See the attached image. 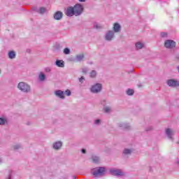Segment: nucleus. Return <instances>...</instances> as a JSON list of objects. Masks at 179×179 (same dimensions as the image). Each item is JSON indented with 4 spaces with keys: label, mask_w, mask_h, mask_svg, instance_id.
I'll list each match as a JSON object with an SVG mask.
<instances>
[{
    "label": "nucleus",
    "mask_w": 179,
    "mask_h": 179,
    "mask_svg": "<svg viewBox=\"0 0 179 179\" xmlns=\"http://www.w3.org/2000/svg\"><path fill=\"white\" fill-rule=\"evenodd\" d=\"M85 8L83 5L80 3H76L74 6L68 7L66 10L65 15L69 17H72V16H80L83 13Z\"/></svg>",
    "instance_id": "1"
},
{
    "label": "nucleus",
    "mask_w": 179,
    "mask_h": 179,
    "mask_svg": "<svg viewBox=\"0 0 179 179\" xmlns=\"http://www.w3.org/2000/svg\"><path fill=\"white\" fill-rule=\"evenodd\" d=\"M22 93H30L31 92V86L25 82H20L17 86Z\"/></svg>",
    "instance_id": "2"
},
{
    "label": "nucleus",
    "mask_w": 179,
    "mask_h": 179,
    "mask_svg": "<svg viewBox=\"0 0 179 179\" xmlns=\"http://www.w3.org/2000/svg\"><path fill=\"white\" fill-rule=\"evenodd\" d=\"M91 173L94 177H103L106 174V168L105 167H96L92 169Z\"/></svg>",
    "instance_id": "3"
},
{
    "label": "nucleus",
    "mask_w": 179,
    "mask_h": 179,
    "mask_svg": "<svg viewBox=\"0 0 179 179\" xmlns=\"http://www.w3.org/2000/svg\"><path fill=\"white\" fill-rule=\"evenodd\" d=\"M101 90H103V85L101 83H95L92 85L90 89V92L94 94L101 93Z\"/></svg>",
    "instance_id": "4"
},
{
    "label": "nucleus",
    "mask_w": 179,
    "mask_h": 179,
    "mask_svg": "<svg viewBox=\"0 0 179 179\" xmlns=\"http://www.w3.org/2000/svg\"><path fill=\"white\" fill-rule=\"evenodd\" d=\"M166 85L169 87L175 89L176 87H179V80L174 78L168 79L166 80Z\"/></svg>",
    "instance_id": "5"
},
{
    "label": "nucleus",
    "mask_w": 179,
    "mask_h": 179,
    "mask_svg": "<svg viewBox=\"0 0 179 179\" xmlns=\"http://www.w3.org/2000/svg\"><path fill=\"white\" fill-rule=\"evenodd\" d=\"M104 38L106 41H113L115 38V33L113 30H108L106 32Z\"/></svg>",
    "instance_id": "6"
},
{
    "label": "nucleus",
    "mask_w": 179,
    "mask_h": 179,
    "mask_svg": "<svg viewBox=\"0 0 179 179\" xmlns=\"http://www.w3.org/2000/svg\"><path fill=\"white\" fill-rule=\"evenodd\" d=\"M109 173L111 176H115V177H122L124 176L122 170L118 169H110Z\"/></svg>",
    "instance_id": "7"
},
{
    "label": "nucleus",
    "mask_w": 179,
    "mask_h": 179,
    "mask_svg": "<svg viewBox=\"0 0 179 179\" xmlns=\"http://www.w3.org/2000/svg\"><path fill=\"white\" fill-rule=\"evenodd\" d=\"M165 134L166 136L169 138V139H170L171 141H174V138H173V136H174L176 134V131H174V129L167 128L165 129Z\"/></svg>",
    "instance_id": "8"
},
{
    "label": "nucleus",
    "mask_w": 179,
    "mask_h": 179,
    "mask_svg": "<svg viewBox=\"0 0 179 179\" xmlns=\"http://www.w3.org/2000/svg\"><path fill=\"white\" fill-rule=\"evenodd\" d=\"M54 94L61 100H65V92L61 90H57L54 92Z\"/></svg>",
    "instance_id": "9"
},
{
    "label": "nucleus",
    "mask_w": 179,
    "mask_h": 179,
    "mask_svg": "<svg viewBox=\"0 0 179 179\" xmlns=\"http://www.w3.org/2000/svg\"><path fill=\"white\" fill-rule=\"evenodd\" d=\"M63 144L62 141H57L52 143V148L54 150H61V149H62Z\"/></svg>",
    "instance_id": "10"
},
{
    "label": "nucleus",
    "mask_w": 179,
    "mask_h": 179,
    "mask_svg": "<svg viewBox=\"0 0 179 179\" xmlns=\"http://www.w3.org/2000/svg\"><path fill=\"white\" fill-rule=\"evenodd\" d=\"M164 46L166 48H174L176 47V42L173 40H166L164 42Z\"/></svg>",
    "instance_id": "11"
},
{
    "label": "nucleus",
    "mask_w": 179,
    "mask_h": 179,
    "mask_svg": "<svg viewBox=\"0 0 179 179\" xmlns=\"http://www.w3.org/2000/svg\"><path fill=\"white\" fill-rule=\"evenodd\" d=\"M117 127H119L120 129H131L129 124L122 122L117 123Z\"/></svg>",
    "instance_id": "12"
},
{
    "label": "nucleus",
    "mask_w": 179,
    "mask_h": 179,
    "mask_svg": "<svg viewBox=\"0 0 179 179\" xmlns=\"http://www.w3.org/2000/svg\"><path fill=\"white\" fill-rule=\"evenodd\" d=\"M85 59V54L80 53L76 56L74 61L75 62H82Z\"/></svg>",
    "instance_id": "13"
},
{
    "label": "nucleus",
    "mask_w": 179,
    "mask_h": 179,
    "mask_svg": "<svg viewBox=\"0 0 179 179\" xmlns=\"http://www.w3.org/2000/svg\"><path fill=\"white\" fill-rule=\"evenodd\" d=\"M91 162L92 163H94L95 164H99L100 163V157L96 155H92L90 158Z\"/></svg>",
    "instance_id": "14"
},
{
    "label": "nucleus",
    "mask_w": 179,
    "mask_h": 179,
    "mask_svg": "<svg viewBox=\"0 0 179 179\" xmlns=\"http://www.w3.org/2000/svg\"><path fill=\"white\" fill-rule=\"evenodd\" d=\"M113 31L114 33H120L121 31V25L118 22L113 24Z\"/></svg>",
    "instance_id": "15"
},
{
    "label": "nucleus",
    "mask_w": 179,
    "mask_h": 179,
    "mask_svg": "<svg viewBox=\"0 0 179 179\" xmlns=\"http://www.w3.org/2000/svg\"><path fill=\"white\" fill-rule=\"evenodd\" d=\"M63 16H64V13H62V12L57 11L54 14V19H55V20H61V19H62Z\"/></svg>",
    "instance_id": "16"
},
{
    "label": "nucleus",
    "mask_w": 179,
    "mask_h": 179,
    "mask_svg": "<svg viewBox=\"0 0 179 179\" xmlns=\"http://www.w3.org/2000/svg\"><path fill=\"white\" fill-rule=\"evenodd\" d=\"M55 65L57 66L58 68H65V62L64 60H56Z\"/></svg>",
    "instance_id": "17"
},
{
    "label": "nucleus",
    "mask_w": 179,
    "mask_h": 179,
    "mask_svg": "<svg viewBox=\"0 0 179 179\" xmlns=\"http://www.w3.org/2000/svg\"><path fill=\"white\" fill-rule=\"evenodd\" d=\"M8 57L9 59H15V58H16V52L14 50H10L8 52Z\"/></svg>",
    "instance_id": "18"
},
{
    "label": "nucleus",
    "mask_w": 179,
    "mask_h": 179,
    "mask_svg": "<svg viewBox=\"0 0 179 179\" xmlns=\"http://www.w3.org/2000/svg\"><path fill=\"white\" fill-rule=\"evenodd\" d=\"M38 79L39 82H44L45 79H47V77L44 73L40 72L38 76Z\"/></svg>",
    "instance_id": "19"
},
{
    "label": "nucleus",
    "mask_w": 179,
    "mask_h": 179,
    "mask_svg": "<svg viewBox=\"0 0 179 179\" xmlns=\"http://www.w3.org/2000/svg\"><path fill=\"white\" fill-rule=\"evenodd\" d=\"M132 149L124 148L123 150V156H131V155H132Z\"/></svg>",
    "instance_id": "20"
},
{
    "label": "nucleus",
    "mask_w": 179,
    "mask_h": 179,
    "mask_svg": "<svg viewBox=\"0 0 179 179\" xmlns=\"http://www.w3.org/2000/svg\"><path fill=\"white\" fill-rule=\"evenodd\" d=\"M136 50H142L145 47V43L143 42L138 41L135 44Z\"/></svg>",
    "instance_id": "21"
},
{
    "label": "nucleus",
    "mask_w": 179,
    "mask_h": 179,
    "mask_svg": "<svg viewBox=\"0 0 179 179\" xmlns=\"http://www.w3.org/2000/svg\"><path fill=\"white\" fill-rule=\"evenodd\" d=\"M6 124H8V118L0 117V125H6Z\"/></svg>",
    "instance_id": "22"
},
{
    "label": "nucleus",
    "mask_w": 179,
    "mask_h": 179,
    "mask_svg": "<svg viewBox=\"0 0 179 179\" xmlns=\"http://www.w3.org/2000/svg\"><path fill=\"white\" fill-rule=\"evenodd\" d=\"M36 12L38 13H40L41 15H44V13H45V12H47V8H45L44 7H41L39 9H38L36 10Z\"/></svg>",
    "instance_id": "23"
},
{
    "label": "nucleus",
    "mask_w": 179,
    "mask_h": 179,
    "mask_svg": "<svg viewBox=\"0 0 179 179\" xmlns=\"http://www.w3.org/2000/svg\"><path fill=\"white\" fill-rule=\"evenodd\" d=\"M96 76H97V71H96L95 70H92L90 73V78H96Z\"/></svg>",
    "instance_id": "24"
},
{
    "label": "nucleus",
    "mask_w": 179,
    "mask_h": 179,
    "mask_svg": "<svg viewBox=\"0 0 179 179\" xmlns=\"http://www.w3.org/2000/svg\"><path fill=\"white\" fill-rule=\"evenodd\" d=\"M103 111L106 114H108L111 111V106H104Z\"/></svg>",
    "instance_id": "25"
},
{
    "label": "nucleus",
    "mask_w": 179,
    "mask_h": 179,
    "mask_svg": "<svg viewBox=\"0 0 179 179\" xmlns=\"http://www.w3.org/2000/svg\"><path fill=\"white\" fill-rule=\"evenodd\" d=\"M63 53L65 55H69V54H71V49H69V48H64L63 50Z\"/></svg>",
    "instance_id": "26"
},
{
    "label": "nucleus",
    "mask_w": 179,
    "mask_h": 179,
    "mask_svg": "<svg viewBox=\"0 0 179 179\" xmlns=\"http://www.w3.org/2000/svg\"><path fill=\"white\" fill-rule=\"evenodd\" d=\"M126 93L127 96H133L134 92V90L128 89Z\"/></svg>",
    "instance_id": "27"
},
{
    "label": "nucleus",
    "mask_w": 179,
    "mask_h": 179,
    "mask_svg": "<svg viewBox=\"0 0 179 179\" xmlns=\"http://www.w3.org/2000/svg\"><path fill=\"white\" fill-rule=\"evenodd\" d=\"M20 148H22L21 144H15L13 146V148L14 149V150H19V149H20Z\"/></svg>",
    "instance_id": "28"
},
{
    "label": "nucleus",
    "mask_w": 179,
    "mask_h": 179,
    "mask_svg": "<svg viewBox=\"0 0 179 179\" xmlns=\"http://www.w3.org/2000/svg\"><path fill=\"white\" fill-rule=\"evenodd\" d=\"M145 131L146 132H150V131H153V127L152 126H148L145 129Z\"/></svg>",
    "instance_id": "29"
},
{
    "label": "nucleus",
    "mask_w": 179,
    "mask_h": 179,
    "mask_svg": "<svg viewBox=\"0 0 179 179\" xmlns=\"http://www.w3.org/2000/svg\"><path fill=\"white\" fill-rule=\"evenodd\" d=\"M101 28H102L101 25H100V24H99L97 23L94 24V29H96L97 30H99V29H100Z\"/></svg>",
    "instance_id": "30"
},
{
    "label": "nucleus",
    "mask_w": 179,
    "mask_h": 179,
    "mask_svg": "<svg viewBox=\"0 0 179 179\" xmlns=\"http://www.w3.org/2000/svg\"><path fill=\"white\" fill-rule=\"evenodd\" d=\"M101 104L103 106V107H106V106L107 105V101H106V99H102L101 101Z\"/></svg>",
    "instance_id": "31"
},
{
    "label": "nucleus",
    "mask_w": 179,
    "mask_h": 179,
    "mask_svg": "<svg viewBox=\"0 0 179 179\" xmlns=\"http://www.w3.org/2000/svg\"><path fill=\"white\" fill-rule=\"evenodd\" d=\"M64 94H66V96H71V94H72V92H71L70 90H66L65 92H64Z\"/></svg>",
    "instance_id": "32"
},
{
    "label": "nucleus",
    "mask_w": 179,
    "mask_h": 179,
    "mask_svg": "<svg viewBox=\"0 0 179 179\" xmlns=\"http://www.w3.org/2000/svg\"><path fill=\"white\" fill-rule=\"evenodd\" d=\"M94 124L95 125H100V124H101V120L100 119L95 120Z\"/></svg>",
    "instance_id": "33"
},
{
    "label": "nucleus",
    "mask_w": 179,
    "mask_h": 179,
    "mask_svg": "<svg viewBox=\"0 0 179 179\" xmlns=\"http://www.w3.org/2000/svg\"><path fill=\"white\" fill-rule=\"evenodd\" d=\"M78 80H79L80 83H83L85 82V79L83 76H82L81 78H78Z\"/></svg>",
    "instance_id": "34"
},
{
    "label": "nucleus",
    "mask_w": 179,
    "mask_h": 179,
    "mask_svg": "<svg viewBox=\"0 0 179 179\" xmlns=\"http://www.w3.org/2000/svg\"><path fill=\"white\" fill-rule=\"evenodd\" d=\"M82 72H83V73H87V72H89V69H87V68H83V69H82Z\"/></svg>",
    "instance_id": "35"
},
{
    "label": "nucleus",
    "mask_w": 179,
    "mask_h": 179,
    "mask_svg": "<svg viewBox=\"0 0 179 179\" xmlns=\"http://www.w3.org/2000/svg\"><path fill=\"white\" fill-rule=\"evenodd\" d=\"M161 36L162 37H167V33H166V32H162L161 33Z\"/></svg>",
    "instance_id": "36"
},
{
    "label": "nucleus",
    "mask_w": 179,
    "mask_h": 179,
    "mask_svg": "<svg viewBox=\"0 0 179 179\" xmlns=\"http://www.w3.org/2000/svg\"><path fill=\"white\" fill-rule=\"evenodd\" d=\"M81 153H83V155H86V153H87L86 149L82 148L81 149Z\"/></svg>",
    "instance_id": "37"
},
{
    "label": "nucleus",
    "mask_w": 179,
    "mask_h": 179,
    "mask_svg": "<svg viewBox=\"0 0 179 179\" xmlns=\"http://www.w3.org/2000/svg\"><path fill=\"white\" fill-rule=\"evenodd\" d=\"M45 72H51V69L50 67H48L45 69Z\"/></svg>",
    "instance_id": "38"
},
{
    "label": "nucleus",
    "mask_w": 179,
    "mask_h": 179,
    "mask_svg": "<svg viewBox=\"0 0 179 179\" xmlns=\"http://www.w3.org/2000/svg\"><path fill=\"white\" fill-rule=\"evenodd\" d=\"M2 163H3V160H2V159L0 158V164H2Z\"/></svg>",
    "instance_id": "39"
},
{
    "label": "nucleus",
    "mask_w": 179,
    "mask_h": 179,
    "mask_svg": "<svg viewBox=\"0 0 179 179\" xmlns=\"http://www.w3.org/2000/svg\"><path fill=\"white\" fill-rule=\"evenodd\" d=\"M79 2H86V0H78Z\"/></svg>",
    "instance_id": "40"
},
{
    "label": "nucleus",
    "mask_w": 179,
    "mask_h": 179,
    "mask_svg": "<svg viewBox=\"0 0 179 179\" xmlns=\"http://www.w3.org/2000/svg\"><path fill=\"white\" fill-rule=\"evenodd\" d=\"M176 69H177V71H178V72L179 73V65L176 67Z\"/></svg>",
    "instance_id": "41"
},
{
    "label": "nucleus",
    "mask_w": 179,
    "mask_h": 179,
    "mask_svg": "<svg viewBox=\"0 0 179 179\" xmlns=\"http://www.w3.org/2000/svg\"><path fill=\"white\" fill-rule=\"evenodd\" d=\"M1 69H0V73H1Z\"/></svg>",
    "instance_id": "42"
}]
</instances>
